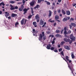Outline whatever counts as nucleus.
I'll use <instances>...</instances> for the list:
<instances>
[{"instance_id":"12","label":"nucleus","mask_w":76,"mask_h":76,"mask_svg":"<svg viewBox=\"0 0 76 76\" xmlns=\"http://www.w3.org/2000/svg\"><path fill=\"white\" fill-rule=\"evenodd\" d=\"M51 47V45H47V48L48 50H50V47Z\"/></svg>"},{"instance_id":"11","label":"nucleus","mask_w":76,"mask_h":76,"mask_svg":"<svg viewBox=\"0 0 76 76\" xmlns=\"http://www.w3.org/2000/svg\"><path fill=\"white\" fill-rule=\"evenodd\" d=\"M64 48L66 49V50H70V48L68 46H66L64 47Z\"/></svg>"},{"instance_id":"63","label":"nucleus","mask_w":76,"mask_h":76,"mask_svg":"<svg viewBox=\"0 0 76 76\" xmlns=\"http://www.w3.org/2000/svg\"><path fill=\"white\" fill-rule=\"evenodd\" d=\"M31 11H33V8H31Z\"/></svg>"},{"instance_id":"57","label":"nucleus","mask_w":76,"mask_h":76,"mask_svg":"<svg viewBox=\"0 0 76 76\" xmlns=\"http://www.w3.org/2000/svg\"><path fill=\"white\" fill-rule=\"evenodd\" d=\"M67 18L68 19V20H69V19H70V17H68Z\"/></svg>"},{"instance_id":"28","label":"nucleus","mask_w":76,"mask_h":76,"mask_svg":"<svg viewBox=\"0 0 76 76\" xmlns=\"http://www.w3.org/2000/svg\"><path fill=\"white\" fill-rule=\"evenodd\" d=\"M10 3H11L12 4H13L15 3V1H10L9 2Z\"/></svg>"},{"instance_id":"39","label":"nucleus","mask_w":76,"mask_h":76,"mask_svg":"<svg viewBox=\"0 0 76 76\" xmlns=\"http://www.w3.org/2000/svg\"><path fill=\"white\" fill-rule=\"evenodd\" d=\"M64 31V34H65V35H66V34H67V31Z\"/></svg>"},{"instance_id":"38","label":"nucleus","mask_w":76,"mask_h":76,"mask_svg":"<svg viewBox=\"0 0 76 76\" xmlns=\"http://www.w3.org/2000/svg\"><path fill=\"white\" fill-rule=\"evenodd\" d=\"M32 16V15H30L28 16V18H29V19H31Z\"/></svg>"},{"instance_id":"56","label":"nucleus","mask_w":76,"mask_h":76,"mask_svg":"<svg viewBox=\"0 0 76 76\" xmlns=\"http://www.w3.org/2000/svg\"><path fill=\"white\" fill-rule=\"evenodd\" d=\"M2 14V12H1V11H0V15H1V14Z\"/></svg>"},{"instance_id":"45","label":"nucleus","mask_w":76,"mask_h":76,"mask_svg":"<svg viewBox=\"0 0 76 76\" xmlns=\"http://www.w3.org/2000/svg\"><path fill=\"white\" fill-rule=\"evenodd\" d=\"M25 0H23V3H25Z\"/></svg>"},{"instance_id":"20","label":"nucleus","mask_w":76,"mask_h":76,"mask_svg":"<svg viewBox=\"0 0 76 76\" xmlns=\"http://www.w3.org/2000/svg\"><path fill=\"white\" fill-rule=\"evenodd\" d=\"M34 2L33 1L31 2V3H30V5L32 6H34Z\"/></svg>"},{"instance_id":"47","label":"nucleus","mask_w":76,"mask_h":76,"mask_svg":"<svg viewBox=\"0 0 76 76\" xmlns=\"http://www.w3.org/2000/svg\"><path fill=\"white\" fill-rule=\"evenodd\" d=\"M8 18L9 19H11V16H9L8 17Z\"/></svg>"},{"instance_id":"5","label":"nucleus","mask_w":76,"mask_h":76,"mask_svg":"<svg viewBox=\"0 0 76 76\" xmlns=\"http://www.w3.org/2000/svg\"><path fill=\"white\" fill-rule=\"evenodd\" d=\"M17 16H18L17 14L14 13H12L11 15V17L12 18H15V17H16Z\"/></svg>"},{"instance_id":"36","label":"nucleus","mask_w":76,"mask_h":76,"mask_svg":"<svg viewBox=\"0 0 76 76\" xmlns=\"http://www.w3.org/2000/svg\"><path fill=\"white\" fill-rule=\"evenodd\" d=\"M33 31L34 33H37V32L36 33V32L35 31V30L34 29H33Z\"/></svg>"},{"instance_id":"55","label":"nucleus","mask_w":76,"mask_h":76,"mask_svg":"<svg viewBox=\"0 0 76 76\" xmlns=\"http://www.w3.org/2000/svg\"><path fill=\"white\" fill-rule=\"evenodd\" d=\"M63 29H62L61 31V34H63Z\"/></svg>"},{"instance_id":"54","label":"nucleus","mask_w":76,"mask_h":76,"mask_svg":"<svg viewBox=\"0 0 76 76\" xmlns=\"http://www.w3.org/2000/svg\"><path fill=\"white\" fill-rule=\"evenodd\" d=\"M54 51L56 53H57V52L58 51H57V50H55Z\"/></svg>"},{"instance_id":"19","label":"nucleus","mask_w":76,"mask_h":76,"mask_svg":"<svg viewBox=\"0 0 76 76\" xmlns=\"http://www.w3.org/2000/svg\"><path fill=\"white\" fill-rule=\"evenodd\" d=\"M71 57H72V58H75V56H74V54L73 52L71 53Z\"/></svg>"},{"instance_id":"7","label":"nucleus","mask_w":76,"mask_h":76,"mask_svg":"<svg viewBox=\"0 0 76 76\" xmlns=\"http://www.w3.org/2000/svg\"><path fill=\"white\" fill-rule=\"evenodd\" d=\"M10 7H11V8H10L11 10H15V7H14L12 4H10Z\"/></svg>"},{"instance_id":"46","label":"nucleus","mask_w":76,"mask_h":76,"mask_svg":"<svg viewBox=\"0 0 76 76\" xmlns=\"http://www.w3.org/2000/svg\"><path fill=\"white\" fill-rule=\"evenodd\" d=\"M68 34H70L71 33V31L70 30L69 31H68Z\"/></svg>"},{"instance_id":"48","label":"nucleus","mask_w":76,"mask_h":76,"mask_svg":"<svg viewBox=\"0 0 76 76\" xmlns=\"http://www.w3.org/2000/svg\"><path fill=\"white\" fill-rule=\"evenodd\" d=\"M47 33L48 34H50V31H47Z\"/></svg>"},{"instance_id":"50","label":"nucleus","mask_w":76,"mask_h":76,"mask_svg":"<svg viewBox=\"0 0 76 76\" xmlns=\"http://www.w3.org/2000/svg\"><path fill=\"white\" fill-rule=\"evenodd\" d=\"M61 1V0H58V2L59 3H60Z\"/></svg>"},{"instance_id":"22","label":"nucleus","mask_w":76,"mask_h":76,"mask_svg":"<svg viewBox=\"0 0 76 76\" xmlns=\"http://www.w3.org/2000/svg\"><path fill=\"white\" fill-rule=\"evenodd\" d=\"M2 5L3 6H4V5H5V4L4 3V2H2L1 3H0V6H1Z\"/></svg>"},{"instance_id":"52","label":"nucleus","mask_w":76,"mask_h":76,"mask_svg":"<svg viewBox=\"0 0 76 76\" xmlns=\"http://www.w3.org/2000/svg\"><path fill=\"white\" fill-rule=\"evenodd\" d=\"M76 4H73V6L74 7H75V6H76Z\"/></svg>"},{"instance_id":"14","label":"nucleus","mask_w":76,"mask_h":76,"mask_svg":"<svg viewBox=\"0 0 76 76\" xmlns=\"http://www.w3.org/2000/svg\"><path fill=\"white\" fill-rule=\"evenodd\" d=\"M71 25L74 26V27H76V24L75 23H72L71 24Z\"/></svg>"},{"instance_id":"8","label":"nucleus","mask_w":76,"mask_h":76,"mask_svg":"<svg viewBox=\"0 0 76 76\" xmlns=\"http://www.w3.org/2000/svg\"><path fill=\"white\" fill-rule=\"evenodd\" d=\"M23 11L24 12L23 13V15H25V13H27V11H28V9L26 8H24L23 10Z\"/></svg>"},{"instance_id":"44","label":"nucleus","mask_w":76,"mask_h":76,"mask_svg":"<svg viewBox=\"0 0 76 76\" xmlns=\"http://www.w3.org/2000/svg\"><path fill=\"white\" fill-rule=\"evenodd\" d=\"M52 44H54V43H55V41H53L52 42Z\"/></svg>"},{"instance_id":"21","label":"nucleus","mask_w":76,"mask_h":76,"mask_svg":"<svg viewBox=\"0 0 76 76\" xmlns=\"http://www.w3.org/2000/svg\"><path fill=\"white\" fill-rule=\"evenodd\" d=\"M67 19L66 18H64L63 20V22H65V21H67Z\"/></svg>"},{"instance_id":"33","label":"nucleus","mask_w":76,"mask_h":76,"mask_svg":"<svg viewBox=\"0 0 76 76\" xmlns=\"http://www.w3.org/2000/svg\"><path fill=\"white\" fill-rule=\"evenodd\" d=\"M70 21H73L74 20V18H71L70 20Z\"/></svg>"},{"instance_id":"58","label":"nucleus","mask_w":76,"mask_h":76,"mask_svg":"<svg viewBox=\"0 0 76 76\" xmlns=\"http://www.w3.org/2000/svg\"><path fill=\"white\" fill-rule=\"evenodd\" d=\"M54 9V7H52V9Z\"/></svg>"},{"instance_id":"2","label":"nucleus","mask_w":76,"mask_h":76,"mask_svg":"<svg viewBox=\"0 0 76 76\" xmlns=\"http://www.w3.org/2000/svg\"><path fill=\"white\" fill-rule=\"evenodd\" d=\"M70 39L72 40H73V41H75L76 37L73 36V34H71L70 36Z\"/></svg>"},{"instance_id":"61","label":"nucleus","mask_w":76,"mask_h":76,"mask_svg":"<svg viewBox=\"0 0 76 76\" xmlns=\"http://www.w3.org/2000/svg\"><path fill=\"white\" fill-rule=\"evenodd\" d=\"M26 20L25 19V22H24V24H25V23H26Z\"/></svg>"},{"instance_id":"3","label":"nucleus","mask_w":76,"mask_h":76,"mask_svg":"<svg viewBox=\"0 0 76 76\" xmlns=\"http://www.w3.org/2000/svg\"><path fill=\"white\" fill-rule=\"evenodd\" d=\"M23 9H24V6H23V5H22L21 7L19 8V10L20 12H22V10H23Z\"/></svg>"},{"instance_id":"17","label":"nucleus","mask_w":76,"mask_h":76,"mask_svg":"<svg viewBox=\"0 0 76 76\" xmlns=\"http://www.w3.org/2000/svg\"><path fill=\"white\" fill-rule=\"evenodd\" d=\"M56 37L57 38H60L61 37V36L59 34H57L56 35Z\"/></svg>"},{"instance_id":"10","label":"nucleus","mask_w":76,"mask_h":76,"mask_svg":"<svg viewBox=\"0 0 76 76\" xmlns=\"http://www.w3.org/2000/svg\"><path fill=\"white\" fill-rule=\"evenodd\" d=\"M40 25H42L43 24H44V21L42 20L41 19L40 20V23H39Z\"/></svg>"},{"instance_id":"30","label":"nucleus","mask_w":76,"mask_h":76,"mask_svg":"<svg viewBox=\"0 0 76 76\" xmlns=\"http://www.w3.org/2000/svg\"><path fill=\"white\" fill-rule=\"evenodd\" d=\"M35 8H37V9H38L39 8V5H36L34 8V9Z\"/></svg>"},{"instance_id":"1","label":"nucleus","mask_w":76,"mask_h":76,"mask_svg":"<svg viewBox=\"0 0 76 76\" xmlns=\"http://www.w3.org/2000/svg\"><path fill=\"white\" fill-rule=\"evenodd\" d=\"M42 34H39V40L41 42H42V37L43 41L46 39V37L45 36L44 32H42Z\"/></svg>"},{"instance_id":"34","label":"nucleus","mask_w":76,"mask_h":76,"mask_svg":"<svg viewBox=\"0 0 76 76\" xmlns=\"http://www.w3.org/2000/svg\"><path fill=\"white\" fill-rule=\"evenodd\" d=\"M17 25H19V23L18 22H16L15 23V26L16 27H17Z\"/></svg>"},{"instance_id":"27","label":"nucleus","mask_w":76,"mask_h":76,"mask_svg":"<svg viewBox=\"0 0 76 76\" xmlns=\"http://www.w3.org/2000/svg\"><path fill=\"white\" fill-rule=\"evenodd\" d=\"M56 33H57V34H58V33H60V31L58 30H56Z\"/></svg>"},{"instance_id":"53","label":"nucleus","mask_w":76,"mask_h":76,"mask_svg":"<svg viewBox=\"0 0 76 76\" xmlns=\"http://www.w3.org/2000/svg\"><path fill=\"white\" fill-rule=\"evenodd\" d=\"M66 27H65L64 28V31H66Z\"/></svg>"},{"instance_id":"18","label":"nucleus","mask_w":76,"mask_h":76,"mask_svg":"<svg viewBox=\"0 0 76 76\" xmlns=\"http://www.w3.org/2000/svg\"><path fill=\"white\" fill-rule=\"evenodd\" d=\"M66 13L67 15H70V12L69 11H67L66 12Z\"/></svg>"},{"instance_id":"35","label":"nucleus","mask_w":76,"mask_h":76,"mask_svg":"<svg viewBox=\"0 0 76 76\" xmlns=\"http://www.w3.org/2000/svg\"><path fill=\"white\" fill-rule=\"evenodd\" d=\"M57 12L58 13H59L61 12V10L60 9L58 10L57 11Z\"/></svg>"},{"instance_id":"4","label":"nucleus","mask_w":76,"mask_h":76,"mask_svg":"<svg viewBox=\"0 0 76 76\" xmlns=\"http://www.w3.org/2000/svg\"><path fill=\"white\" fill-rule=\"evenodd\" d=\"M4 13L5 14V16L7 18V16H9V13H8L7 12H4Z\"/></svg>"},{"instance_id":"62","label":"nucleus","mask_w":76,"mask_h":76,"mask_svg":"<svg viewBox=\"0 0 76 76\" xmlns=\"http://www.w3.org/2000/svg\"><path fill=\"white\" fill-rule=\"evenodd\" d=\"M58 47L59 48H60V45H58Z\"/></svg>"},{"instance_id":"37","label":"nucleus","mask_w":76,"mask_h":76,"mask_svg":"<svg viewBox=\"0 0 76 76\" xmlns=\"http://www.w3.org/2000/svg\"><path fill=\"white\" fill-rule=\"evenodd\" d=\"M50 49L51 50L53 51V50H54V47H52L50 48Z\"/></svg>"},{"instance_id":"29","label":"nucleus","mask_w":76,"mask_h":76,"mask_svg":"<svg viewBox=\"0 0 76 76\" xmlns=\"http://www.w3.org/2000/svg\"><path fill=\"white\" fill-rule=\"evenodd\" d=\"M65 58L67 61H69V56H66Z\"/></svg>"},{"instance_id":"23","label":"nucleus","mask_w":76,"mask_h":76,"mask_svg":"<svg viewBox=\"0 0 76 76\" xmlns=\"http://www.w3.org/2000/svg\"><path fill=\"white\" fill-rule=\"evenodd\" d=\"M45 3H47V4H48V5H50V2H49L45 1Z\"/></svg>"},{"instance_id":"42","label":"nucleus","mask_w":76,"mask_h":76,"mask_svg":"<svg viewBox=\"0 0 76 76\" xmlns=\"http://www.w3.org/2000/svg\"><path fill=\"white\" fill-rule=\"evenodd\" d=\"M61 51H62V49L60 48L59 49V52H60Z\"/></svg>"},{"instance_id":"25","label":"nucleus","mask_w":76,"mask_h":76,"mask_svg":"<svg viewBox=\"0 0 76 76\" xmlns=\"http://www.w3.org/2000/svg\"><path fill=\"white\" fill-rule=\"evenodd\" d=\"M55 18L56 19V20H57V19H59V17L58 15H56L55 17Z\"/></svg>"},{"instance_id":"40","label":"nucleus","mask_w":76,"mask_h":76,"mask_svg":"<svg viewBox=\"0 0 76 76\" xmlns=\"http://www.w3.org/2000/svg\"><path fill=\"white\" fill-rule=\"evenodd\" d=\"M69 28H70V29H72V25H69Z\"/></svg>"},{"instance_id":"51","label":"nucleus","mask_w":76,"mask_h":76,"mask_svg":"<svg viewBox=\"0 0 76 76\" xmlns=\"http://www.w3.org/2000/svg\"><path fill=\"white\" fill-rule=\"evenodd\" d=\"M50 22H51V23H53V22H54V20H53L52 21H51Z\"/></svg>"},{"instance_id":"43","label":"nucleus","mask_w":76,"mask_h":76,"mask_svg":"<svg viewBox=\"0 0 76 76\" xmlns=\"http://www.w3.org/2000/svg\"><path fill=\"white\" fill-rule=\"evenodd\" d=\"M72 40H70L69 41V44H72Z\"/></svg>"},{"instance_id":"16","label":"nucleus","mask_w":76,"mask_h":76,"mask_svg":"<svg viewBox=\"0 0 76 76\" xmlns=\"http://www.w3.org/2000/svg\"><path fill=\"white\" fill-rule=\"evenodd\" d=\"M33 24L35 27H37V22H33Z\"/></svg>"},{"instance_id":"9","label":"nucleus","mask_w":76,"mask_h":76,"mask_svg":"<svg viewBox=\"0 0 76 76\" xmlns=\"http://www.w3.org/2000/svg\"><path fill=\"white\" fill-rule=\"evenodd\" d=\"M24 22H25V18H23L22 20L21 21V25H23Z\"/></svg>"},{"instance_id":"64","label":"nucleus","mask_w":76,"mask_h":76,"mask_svg":"<svg viewBox=\"0 0 76 76\" xmlns=\"http://www.w3.org/2000/svg\"><path fill=\"white\" fill-rule=\"evenodd\" d=\"M53 6H55V3L54 2V3H53Z\"/></svg>"},{"instance_id":"41","label":"nucleus","mask_w":76,"mask_h":76,"mask_svg":"<svg viewBox=\"0 0 76 76\" xmlns=\"http://www.w3.org/2000/svg\"><path fill=\"white\" fill-rule=\"evenodd\" d=\"M14 8L15 9H18V7L17 6H16Z\"/></svg>"},{"instance_id":"26","label":"nucleus","mask_w":76,"mask_h":76,"mask_svg":"<svg viewBox=\"0 0 76 76\" xmlns=\"http://www.w3.org/2000/svg\"><path fill=\"white\" fill-rule=\"evenodd\" d=\"M44 1V0H38V3H40L41 1Z\"/></svg>"},{"instance_id":"31","label":"nucleus","mask_w":76,"mask_h":76,"mask_svg":"<svg viewBox=\"0 0 76 76\" xmlns=\"http://www.w3.org/2000/svg\"><path fill=\"white\" fill-rule=\"evenodd\" d=\"M64 43H65V42H62L60 43V45H63V44H64Z\"/></svg>"},{"instance_id":"60","label":"nucleus","mask_w":76,"mask_h":76,"mask_svg":"<svg viewBox=\"0 0 76 76\" xmlns=\"http://www.w3.org/2000/svg\"><path fill=\"white\" fill-rule=\"evenodd\" d=\"M22 3L21 2H18V4H21Z\"/></svg>"},{"instance_id":"49","label":"nucleus","mask_w":76,"mask_h":76,"mask_svg":"<svg viewBox=\"0 0 76 76\" xmlns=\"http://www.w3.org/2000/svg\"><path fill=\"white\" fill-rule=\"evenodd\" d=\"M54 13V15H56V14L57 13V11H56V10L55 11Z\"/></svg>"},{"instance_id":"24","label":"nucleus","mask_w":76,"mask_h":76,"mask_svg":"<svg viewBox=\"0 0 76 76\" xmlns=\"http://www.w3.org/2000/svg\"><path fill=\"white\" fill-rule=\"evenodd\" d=\"M62 13L64 14L65 15L66 14V12L64 11V10L63 9H62L61 10Z\"/></svg>"},{"instance_id":"6","label":"nucleus","mask_w":76,"mask_h":76,"mask_svg":"<svg viewBox=\"0 0 76 76\" xmlns=\"http://www.w3.org/2000/svg\"><path fill=\"white\" fill-rule=\"evenodd\" d=\"M64 41H65V42H69L70 41V40L69 39H67L66 38H64Z\"/></svg>"},{"instance_id":"59","label":"nucleus","mask_w":76,"mask_h":76,"mask_svg":"<svg viewBox=\"0 0 76 76\" xmlns=\"http://www.w3.org/2000/svg\"><path fill=\"white\" fill-rule=\"evenodd\" d=\"M58 29H61V28L60 27H58Z\"/></svg>"},{"instance_id":"15","label":"nucleus","mask_w":76,"mask_h":76,"mask_svg":"<svg viewBox=\"0 0 76 76\" xmlns=\"http://www.w3.org/2000/svg\"><path fill=\"white\" fill-rule=\"evenodd\" d=\"M49 14L48 16L49 17H50V16H51V15H52V12H51V10H50L49 11Z\"/></svg>"},{"instance_id":"32","label":"nucleus","mask_w":76,"mask_h":76,"mask_svg":"<svg viewBox=\"0 0 76 76\" xmlns=\"http://www.w3.org/2000/svg\"><path fill=\"white\" fill-rule=\"evenodd\" d=\"M61 54L63 56H64V53L63 52V51H62L61 52Z\"/></svg>"},{"instance_id":"13","label":"nucleus","mask_w":76,"mask_h":76,"mask_svg":"<svg viewBox=\"0 0 76 76\" xmlns=\"http://www.w3.org/2000/svg\"><path fill=\"white\" fill-rule=\"evenodd\" d=\"M35 18L36 19H39V15H38V14L36 15L35 16Z\"/></svg>"}]
</instances>
